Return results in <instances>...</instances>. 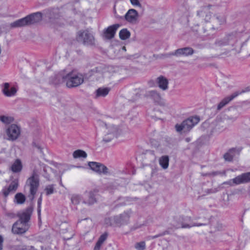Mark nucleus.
<instances>
[{
	"label": "nucleus",
	"mask_w": 250,
	"mask_h": 250,
	"mask_svg": "<svg viewBox=\"0 0 250 250\" xmlns=\"http://www.w3.org/2000/svg\"><path fill=\"white\" fill-rule=\"evenodd\" d=\"M28 25V20L26 17L17 20L10 24L11 27L13 28L20 27Z\"/></svg>",
	"instance_id": "25"
},
{
	"label": "nucleus",
	"mask_w": 250,
	"mask_h": 250,
	"mask_svg": "<svg viewBox=\"0 0 250 250\" xmlns=\"http://www.w3.org/2000/svg\"><path fill=\"white\" fill-rule=\"evenodd\" d=\"M97 76L103 78H109L111 76V73L107 68H104L97 72Z\"/></svg>",
	"instance_id": "32"
},
{
	"label": "nucleus",
	"mask_w": 250,
	"mask_h": 250,
	"mask_svg": "<svg viewBox=\"0 0 250 250\" xmlns=\"http://www.w3.org/2000/svg\"><path fill=\"white\" fill-rule=\"evenodd\" d=\"M89 199L87 201H84V203L88 205H92L96 202V199L94 197L93 193L92 192L89 193Z\"/></svg>",
	"instance_id": "36"
},
{
	"label": "nucleus",
	"mask_w": 250,
	"mask_h": 250,
	"mask_svg": "<svg viewBox=\"0 0 250 250\" xmlns=\"http://www.w3.org/2000/svg\"><path fill=\"white\" fill-rule=\"evenodd\" d=\"M107 238V234L106 233L103 234L100 238L96 244L94 250H99L101 246L103 243L105 241Z\"/></svg>",
	"instance_id": "30"
},
{
	"label": "nucleus",
	"mask_w": 250,
	"mask_h": 250,
	"mask_svg": "<svg viewBox=\"0 0 250 250\" xmlns=\"http://www.w3.org/2000/svg\"><path fill=\"white\" fill-rule=\"evenodd\" d=\"M28 25L37 23L42 20V16L41 13H36L26 17Z\"/></svg>",
	"instance_id": "23"
},
{
	"label": "nucleus",
	"mask_w": 250,
	"mask_h": 250,
	"mask_svg": "<svg viewBox=\"0 0 250 250\" xmlns=\"http://www.w3.org/2000/svg\"><path fill=\"white\" fill-rule=\"evenodd\" d=\"M19 186V181L18 179L13 180L8 188H5L3 189V194L6 197L10 193L14 192Z\"/></svg>",
	"instance_id": "18"
},
{
	"label": "nucleus",
	"mask_w": 250,
	"mask_h": 250,
	"mask_svg": "<svg viewBox=\"0 0 250 250\" xmlns=\"http://www.w3.org/2000/svg\"><path fill=\"white\" fill-rule=\"evenodd\" d=\"M146 248V244L145 242H141L138 243L135 245V248L138 250H144Z\"/></svg>",
	"instance_id": "37"
},
{
	"label": "nucleus",
	"mask_w": 250,
	"mask_h": 250,
	"mask_svg": "<svg viewBox=\"0 0 250 250\" xmlns=\"http://www.w3.org/2000/svg\"><path fill=\"white\" fill-rule=\"evenodd\" d=\"M181 219L183 220V222H182V227L183 228H191L193 226H200L202 225V224H191V223H187L185 222L188 221L189 222L191 220V218L190 217H181Z\"/></svg>",
	"instance_id": "26"
},
{
	"label": "nucleus",
	"mask_w": 250,
	"mask_h": 250,
	"mask_svg": "<svg viewBox=\"0 0 250 250\" xmlns=\"http://www.w3.org/2000/svg\"><path fill=\"white\" fill-rule=\"evenodd\" d=\"M77 39L78 42L84 44L93 45L95 43V38L88 30L79 31L77 34Z\"/></svg>",
	"instance_id": "7"
},
{
	"label": "nucleus",
	"mask_w": 250,
	"mask_h": 250,
	"mask_svg": "<svg viewBox=\"0 0 250 250\" xmlns=\"http://www.w3.org/2000/svg\"><path fill=\"white\" fill-rule=\"evenodd\" d=\"M73 157L74 159L85 158L87 157V154L83 150L78 149L73 152Z\"/></svg>",
	"instance_id": "29"
},
{
	"label": "nucleus",
	"mask_w": 250,
	"mask_h": 250,
	"mask_svg": "<svg viewBox=\"0 0 250 250\" xmlns=\"http://www.w3.org/2000/svg\"><path fill=\"white\" fill-rule=\"evenodd\" d=\"M120 26L119 24H115L105 29L103 32L104 38L107 40L113 38L117 30Z\"/></svg>",
	"instance_id": "14"
},
{
	"label": "nucleus",
	"mask_w": 250,
	"mask_h": 250,
	"mask_svg": "<svg viewBox=\"0 0 250 250\" xmlns=\"http://www.w3.org/2000/svg\"><path fill=\"white\" fill-rule=\"evenodd\" d=\"M25 197L24 195L21 193H18L15 196V201L18 204H23L25 202Z\"/></svg>",
	"instance_id": "34"
},
{
	"label": "nucleus",
	"mask_w": 250,
	"mask_h": 250,
	"mask_svg": "<svg viewBox=\"0 0 250 250\" xmlns=\"http://www.w3.org/2000/svg\"><path fill=\"white\" fill-rule=\"evenodd\" d=\"M104 223L107 226H116V224H115L114 221L113 220V217L105 218L104 220Z\"/></svg>",
	"instance_id": "40"
},
{
	"label": "nucleus",
	"mask_w": 250,
	"mask_h": 250,
	"mask_svg": "<svg viewBox=\"0 0 250 250\" xmlns=\"http://www.w3.org/2000/svg\"><path fill=\"white\" fill-rule=\"evenodd\" d=\"M248 39L246 34L235 33L226 35L216 41L215 44L227 52L233 51L236 53L240 52L242 45Z\"/></svg>",
	"instance_id": "1"
},
{
	"label": "nucleus",
	"mask_w": 250,
	"mask_h": 250,
	"mask_svg": "<svg viewBox=\"0 0 250 250\" xmlns=\"http://www.w3.org/2000/svg\"><path fill=\"white\" fill-rule=\"evenodd\" d=\"M32 212L33 208L32 207H29L22 212L18 213V216L20 218L19 221L27 224L30 219Z\"/></svg>",
	"instance_id": "17"
},
{
	"label": "nucleus",
	"mask_w": 250,
	"mask_h": 250,
	"mask_svg": "<svg viewBox=\"0 0 250 250\" xmlns=\"http://www.w3.org/2000/svg\"><path fill=\"white\" fill-rule=\"evenodd\" d=\"M158 87L163 91L167 90L168 88V80L164 76H160L156 80Z\"/></svg>",
	"instance_id": "20"
},
{
	"label": "nucleus",
	"mask_w": 250,
	"mask_h": 250,
	"mask_svg": "<svg viewBox=\"0 0 250 250\" xmlns=\"http://www.w3.org/2000/svg\"><path fill=\"white\" fill-rule=\"evenodd\" d=\"M240 150L236 148L230 149L224 155V158L227 161H231L236 155H238Z\"/></svg>",
	"instance_id": "22"
},
{
	"label": "nucleus",
	"mask_w": 250,
	"mask_h": 250,
	"mask_svg": "<svg viewBox=\"0 0 250 250\" xmlns=\"http://www.w3.org/2000/svg\"><path fill=\"white\" fill-rule=\"evenodd\" d=\"M131 3L134 5L139 7H141V4L140 3L139 0H130Z\"/></svg>",
	"instance_id": "41"
},
{
	"label": "nucleus",
	"mask_w": 250,
	"mask_h": 250,
	"mask_svg": "<svg viewBox=\"0 0 250 250\" xmlns=\"http://www.w3.org/2000/svg\"><path fill=\"white\" fill-rule=\"evenodd\" d=\"M6 216L10 219L15 218L16 217V215L12 212H7Z\"/></svg>",
	"instance_id": "43"
},
{
	"label": "nucleus",
	"mask_w": 250,
	"mask_h": 250,
	"mask_svg": "<svg viewBox=\"0 0 250 250\" xmlns=\"http://www.w3.org/2000/svg\"><path fill=\"white\" fill-rule=\"evenodd\" d=\"M123 50H126V49H125V46H124V47H123Z\"/></svg>",
	"instance_id": "46"
},
{
	"label": "nucleus",
	"mask_w": 250,
	"mask_h": 250,
	"mask_svg": "<svg viewBox=\"0 0 250 250\" xmlns=\"http://www.w3.org/2000/svg\"><path fill=\"white\" fill-rule=\"evenodd\" d=\"M194 52V50L192 48L184 47L176 50L173 55L176 56H188L192 55Z\"/></svg>",
	"instance_id": "19"
},
{
	"label": "nucleus",
	"mask_w": 250,
	"mask_h": 250,
	"mask_svg": "<svg viewBox=\"0 0 250 250\" xmlns=\"http://www.w3.org/2000/svg\"><path fill=\"white\" fill-rule=\"evenodd\" d=\"M130 215L128 212H125L119 215L113 217L116 226H120L126 224L129 220Z\"/></svg>",
	"instance_id": "13"
},
{
	"label": "nucleus",
	"mask_w": 250,
	"mask_h": 250,
	"mask_svg": "<svg viewBox=\"0 0 250 250\" xmlns=\"http://www.w3.org/2000/svg\"><path fill=\"white\" fill-rule=\"evenodd\" d=\"M62 79L66 82V85L68 88L77 87L83 82V77L82 74L76 72L71 71L68 73Z\"/></svg>",
	"instance_id": "3"
},
{
	"label": "nucleus",
	"mask_w": 250,
	"mask_h": 250,
	"mask_svg": "<svg viewBox=\"0 0 250 250\" xmlns=\"http://www.w3.org/2000/svg\"><path fill=\"white\" fill-rule=\"evenodd\" d=\"M110 91V89L107 87H101L99 88L96 91V97H105L106 96Z\"/></svg>",
	"instance_id": "28"
},
{
	"label": "nucleus",
	"mask_w": 250,
	"mask_h": 250,
	"mask_svg": "<svg viewBox=\"0 0 250 250\" xmlns=\"http://www.w3.org/2000/svg\"><path fill=\"white\" fill-rule=\"evenodd\" d=\"M17 88L11 85L9 83H5L3 84L2 91L6 97H12L15 96L17 92Z\"/></svg>",
	"instance_id": "15"
},
{
	"label": "nucleus",
	"mask_w": 250,
	"mask_h": 250,
	"mask_svg": "<svg viewBox=\"0 0 250 250\" xmlns=\"http://www.w3.org/2000/svg\"><path fill=\"white\" fill-rule=\"evenodd\" d=\"M45 190L46 191V194L47 195L52 194L54 192V187H53V185L47 186L45 188Z\"/></svg>",
	"instance_id": "39"
},
{
	"label": "nucleus",
	"mask_w": 250,
	"mask_h": 250,
	"mask_svg": "<svg viewBox=\"0 0 250 250\" xmlns=\"http://www.w3.org/2000/svg\"><path fill=\"white\" fill-rule=\"evenodd\" d=\"M6 134L8 140L15 141L20 136V128L16 125L12 124L6 129Z\"/></svg>",
	"instance_id": "9"
},
{
	"label": "nucleus",
	"mask_w": 250,
	"mask_h": 250,
	"mask_svg": "<svg viewBox=\"0 0 250 250\" xmlns=\"http://www.w3.org/2000/svg\"><path fill=\"white\" fill-rule=\"evenodd\" d=\"M241 93L239 92H235L233 93L232 95L229 96L227 97L224 98L217 105V110H220L221 108H222L224 106L227 105L232 100H233L234 98L239 95Z\"/></svg>",
	"instance_id": "21"
},
{
	"label": "nucleus",
	"mask_w": 250,
	"mask_h": 250,
	"mask_svg": "<svg viewBox=\"0 0 250 250\" xmlns=\"http://www.w3.org/2000/svg\"><path fill=\"white\" fill-rule=\"evenodd\" d=\"M130 33L127 29H123L120 31L119 36L121 39L125 40L130 37Z\"/></svg>",
	"instance_id": "33"
},
{
	"label": "nucleus",
	"mask_w": 250,
	"mask_h": 250,
	"mask_svg": "<svg viewBox=\"0 0 250 250\" xmlns=\"http://www.w3.org/2000/svg\"><path fill=\"white\" fill-rule=\"evenodd\" d=\"M212 10L211 5L204 6L197 12V15L205 22L209 23L212 29L217 30L226 24V17L220 13L213 14Z\"/></svg>",
	"instance_id": "2"
},
{
	"label": "nucleus",
	"mask_w": 250,
	"mask_h": 250,
	"mask_svg": "<svg viewBox=\"0 0 250 250\" xmlns=\"http://www.w3.org/2000/svg\"><path fill=\"white\" fill-rule=\"evenodd\" d=\"M158 236H153V238H156Z\"/></svg>",
	"instance_id": "47"
},
{
	"label": "nucleus",
	"mask_w": 250,
	"mask_h": 250,
	"mask_svg": "<svg viewBox=\"0 0 250 250\" xmlns=\"http://www.w3.org/2000/svg\"><path fill=\"white\" fill-rule=\"evenodd\" d=\"M23 249L25 250H36L33 246H27Z\"/></svg>",
	"instance_id": "45"
},
{
	"label": "nucleus",
	"mask_w": 250,
	"mask_h": 250,
	"mask_svg": "<svg viewBox=\"0 0 250 250\" xmlns=\"http://www.w3.org/2000/svg\"><path fill=\"white\" fill-rule=\"evenodd\" d=\"M197 117H191L184 121L181 124H176L175 129L178 132L183 131L184 132H188L195 125L199 122Z\"/></svg>",
	"instance_id": "5"
},
{
	"label": "nucleus",
	"mask_w": 250,
	"mask_h": 250,
	"mask_svg": "<svg viewBox=\"0 0 250 250\" xmlns=\"http://www.w3.org/2000/svg\"><path fill=\"white\" fill-rule=\"evenodd\" d=\"M138 13L134 9H129L125 16V19L131 23H136L138 19Z\"/></svg>",
	"instance_id": "16"
},
{
	"label": "nucleus",
	"mask_w": 250,
	"mask_h": 250,
	"mask_svg": "<svg viewBox=\"0 0 250 250\" xmlns=\"http://www.w3.org/2000/svg\"><path fill=\"white\" fill-rule=\"evenodd\" d=\"M28 229L27 224L20 221L15 222L12 229V232L16 234H21L25 233Z\"/></svg>",
	"instance_id": "12"
},
{
	"label": "nucleus",
	"mask_w": 250,
	"mask_h": 250,
	"mask_svg": "<svg viewBox=\"0 0 250 250\" xmlns=\"http://www.w3.org/2000/svg\"><path fill=\"white\" fill-rule=\"evenodd\" d=\"M250 181V172L243 173L239 175L232 180L228 182L230 186L239 185L242 183H248Z\"/></svg>",
	"instance_id": "11"
},
{
	"label": "nucleus",
	"mask_w": 250,
	"mask_h": 250,
	"mask_svg": "<svg viewBox=\"0 0 250 250\" xmlns=\"http://www.w3.org/2000/svg\"><path fill=\"white\" fill-rule=\"evenodd\" d=\"M104 132V135L103 141L105 142H108L118 135V129L112 125H105Z\"/></svg>",
	"instance_id": "8"
},
{
	"label": "nucleus",
	"mask_w": 250,
	"mask_h": 250,
	"mask_svg": "<svg viewBox=\"0 0 250 250\" xmlns=\"http://www.w3.org/2000/svg\"><path fill=\"white\" fill-rule=\"evenodd\" d=\"M14 118L8 115H0V121L4 124L8 125L14 121Z\"/></svg>",
	"instance_id": "31"
},
{
	"label": "nucleus",
	"mask_w": 250,
	"mask_h": 250,
	"mask_svg": "<svg viewBox=\"0 0 250 250\" xmlns=\"http://www.w3.org/2000/svg\"><path fill=\"white\" fill-rule=\"evenodd\" d=\"M22 168V165L21 162L19 159H16L10 167V170L14 173L20 172Z\"/></svg>",
	"instance_id": "24"
},
{
	"label": "nucleus",
	"mask_w": 250,
	"mask_h": 250,
	"mask_svg": "<svg viewBox=\"0 0 250 250\" xmlns=\"http://www.w3.org/2000/svg\"><path fill=\"white\" fill-rule=\"evenodd\" d=\"M80 197L78 195H73L71 197V202L74 205H78L80 201Z\"/></svg>",
	"instance_id": "38"
},
{
	"label": "nucleus",
	"mask_w": 250,
	"mask_h": 250,
	"mask_svg": "<svg viewBox=\"0 0 250 250\" xmlns=\"http://www.w3.org/2000/svg\"><path fill=\"white\" fill-rule=\"evenodd\" d=\"M145 97L147 98L151 99L156 105H159L163 107H167L168 104L162 98L161 94L155 90L147 91Z\"/></svg>",
	"instance_id": "6"
},
{
	"label": "nucleus",
	"mask_w": 250,
	"mask_h": 250,
	"mask_svg": "<svg viewBox=\"0 0 250 250\" xmlns=\"http://www.w3.org/2000/svg\"><path fill=\"white\" fill-rule=\"evenodd\" d=\"M47 15L50 19H57L59 17V11L57 9H54L49 11Z\"/></svg>",
	"instance_id": "35"
},
{
	"label": "nucleus",
	"mask_w": 250,
	"mask_h": 250,
	"mask_svg": "<svg viewBox=\"0 0 250 250\" xmlns=\"http://www.w3.org/2000/svg\"><path fill=\"white\" fill-rule=\"evenodd\" d=\"M3 241V238L1 235H0V250H1L2 249Z\"/></svg>",
	"instance_id": "44"
},
{
	"label": "nucleus",
	"mask_w": 250,
	"mask_h": 250,
	"mask_svg": "<svg viewBox=\"0 0 250 250\" xmlns=\"http://www.w3.org/2000/svg\"><path fill=\"white\" fill-rule=\"evenodd\" d=\"M26 185L29 188L30 194L32 196V199L34 198L39 186V172L37 169L35 168L26 183Z\"/></svg>",
	"instance_id": "4"
},
{
	"label": "nucleus",
	"mask_w": 250,
	"mask_h": 250,
	"mask_svg": "<svg viewBox=\"0 0 250 250\" xmlns=\"http://www.w3.org/2000/svg\"><path fill=\"white\" fill-rule=\"evenodd\" d=\"M88 166L92 170L100 174L109 173L108 168L101 163L91 162L88 163Z\"/></svg>",
	"instance_id": "10"
},
{
	"label": "nucleus",
	"mask_w": 250,
	"mask_h": 250,
	"mask_svg": "<svg viewBox=\"0 0 250 250\" xmlns=\"http://www.w3.org/2000/svg\"><path fill=\"white\" fill-rule=\"evenodd\" d=\"M42 203V197H40L38 199V212L39 217H40L41 216V205Z\"/></svg>",
	"instance_id": "42"
},
{
	"label": "nucleus",
	"mask_w": 250,
	"mask_h": 250,
	"mask_svg": "<svg viewBox=\"0 0 250 250\" xmlns=\"http://www.w3.org/2000/svg\"><path fill=\"white\" fill-rule=\"evenodd\" d=\"M159 162L161 167L166 169L167 168L169 165V157L168 156L165 155L159 158Z\"/></svg>",
	"instance_id": "27"
}]
</instances>
